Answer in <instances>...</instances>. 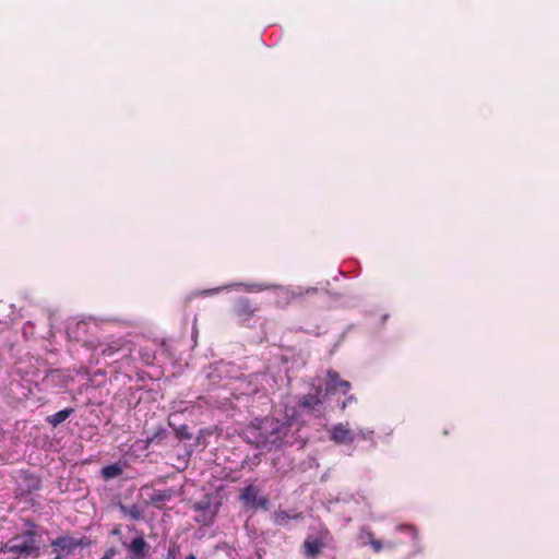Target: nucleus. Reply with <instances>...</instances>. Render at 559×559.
Segmentation results:
<instances>
[{
    "mask_svg": "<svg viewBox=\"0 0 559 559\" xmlns=\"http://www.w3.org/2000/svg\"><path fill=\"white\" fill-rule=\"evenodd\" d=\"M7 544L24 559L38 558L44 545L43 534L37 524L27 521L23 530L12 536Z\"/></svg>",
    "mask_w": 559,
    "mask_h": 559,
    "instance_id": "nucleus-1",
    "label": "nucleus"
},
{
    "mask_svg": "<svg viewBox=\"0 0 559 559\" xmlns=\"http://www.w3.org/2000/svg\"><path fill=\"white\" fill-rule=\"evenodd\" d=\"M91 544L92 540L87 536L74 538L70 535H61L51 540L50 546L55 557L62 559L67 556L73 555L78 548H86L90 547Z\"/></svg>",
    "mask_w": 559,
    "mask_h": 559,
    "instance_id": "nucleus-2",
    "label": "nucleus"
},
{
    "mask_svg": "<svg viewBox=\"0 0 559 559\" xmlns=\"http://www.w3.org/2000/svg\"><path fill=\"white\" fill-rule=\"evenodd\" d=\"M219 507L221 503L214 501L212 495H204L200 500L192 503V510L197 513L194 520L202 525H211L219 511Z\"/></svg>",
    "mask_w": 559,
    "mask_h": 559,
    "instance_id": "nucleus-3",
    "label": "nucleus"
},
{
    "mask_svg": "<svg viewBox=\"0 0 559 559\" xmlns=\"http://www.w3.org/2000/svg\"><path fill=\"white\" fill-rule=\"evenodd\" d=\"M331 540L332 536L330 531L325 527H321L314 534H309L306 537L302 544L304 555L307 558L318 557Z\"/></svg>",
    "mask_w": 559,
    "mask_h": 559,
    "instance_id": "nucleus-4",
    "label": "nucleus"
},
{
    "mask_svg": "<svg viewBox=\"0 0 559 559\" xmlns=\"http://www.w3.org/2000/svg\"><path fill=\"white\" fill-rule=\"evenodd\" d=\"M352 389V384L347 380H343L340 373L333 369L326 371L325 394L341 393L346 395Z\"/></svg>",
    "mask_w": 559,
    "mask_h": 559,
    "instance_id": "nucleus-5",
    "label": "nucleus"
},
{
    "mask_svg": "<svg viewBox=\"0 0 559 559\" xmlns=\"http://www.w3.org/2000/svg\"><path fill=\"white\" fill-rule=\"evenodd\" d=\"M260 489L254 485L246 486L240 493V501L245 506H250L251 508L258 509H267L269 499L265 497H259Z\"/></svg>",
    "mask_w": 559,
    "mask_h": 559,
    "instance_id": "nucleus-6",
    "label": "nucleus"
},
{
    "mask_svg": "<svg viewBox=\"0 0 559 559\" xmlns=\"http://www.w3.org/2000/svg\"><path fill=\"white\" fill-rule=\"evenodd\" d=\"M122 545L133 559H145L150 551V545L146 543L142 532L130 543H122Z\"/></svg>",
    "mask_w": 559,
    "mask_h": 559,
    "instance_id": "nucleus-7",
    "label": "nucleus"
},
{
    "mask_svg": "<svg viewBox=\"0 0 559 559\" xmlns=\"http://www.w3.org/2000/svg\"><path fill=\"white\" fill-rule=\"evenodd\" d=\"M356 435L349 429L348 424L340 423L330 430V440L336 444H353Z\"/></svg>",
    "mask_w": 559,
    "mask_h": 559,
    "instance_id": "nucleus-8",
    "label": "nucleus"
},
{
    "mask_svg": "<svg viewBox=\"0 0 559 559\" xmlns=\"http://www.w3.org/2000/svg\"><path fill=\"white\" fill-rule=\"evenodd\" d=\"M258 310L259 307L253 305L248 298H239L233 307L234 314L241 322L249 321Z\"/></svg>",
    "mask_w": 559,
    "mask_h": 559,
    "instance_id": "nucleus-9",
    "label": "nucleus"
},
{
    "mask_svg": "<svg viewBox=\"0 0 559 559\" xmlns=\"http://www.w3.org/2000/svg\"><path fill=\"white\" fill-rule=\"evenodd\" d=\"M323 399H322V388L318 386L316 388V393L313 394H305L299 397L298 405L301 408L313 411L318 406L322 405Z\"/></svg>",
    "mask_w": 559,
    "mask_h": 559,
    "instance_id": "nucleus-10",
    "label": "nucleus"
},
{
    "mask_svg": "<svg viewBox=\"0 0 559 559\" xmlns=\"http://www.w3.org/2000/svg\"><path fill=\"white\" fill-rule=\"evenodd\" d=\"M175 496V490L171 488L164 490H154L150 496L148 501L154 506H158L162 502L170 501Z\"/></svg>",
    "mask_w": 559,
    "mask_h": 559,
    "instance_id": "nucleus-11",
    "label": "nucleus"
},
{
    "mask_svg": "<svg viewBox=\"0 0 559 559\" xmlns=\"http://www.w3.org/2000/svg\"><path fill=\"white\" fill-rule=\"evenodd\" d=\"M73 412L74 409L71 407L61 409L56 414L48 416L47 423L53 427H57L58 425L67 420L73 414Z\"/></svg>",
    "mask_w": 559,
    "mask_h": 559,
    "instance_id": "nucleus-12",
    "label": "nucleus"
},
{
    "mask_svg": "<svg viewBox=\"0 0 559 559\" xmlns=\"http://www.w3.org/2000/svg\"><path fill=\"white\" fill-rule=\"evenodd\" d=\"M122 467L115 463L102 468V475L105 479H111L120 476L122 474Z\"/></svg>",
    "mask_w": 559,
    "mask_h": 559,
    "instance_id": "nucleus-13",
    "label": "nucleus"
},
{
    "mask_svg": "<svg viewBox=\"0 0 559 559\" xmlns=\"http://www.w3.org/2000/svg\"><path fill=\"white\" fill-rule=\"evenodd\" d=\"M120 510L128 516H130L133 520H140L142 519V510L139 506L132 504L130 507L120 504Z\"/></svg>",
    "mask_w": 559,
    "mask_h": 559,
    "instance_id": "nucleus-14",
    "label": "nucleus"
},
{
    "mask_svg": "<svg viewBox=\"0 0 559 559\" xmlns=\"http://www.w3.org/2000/svg\"><path fill=\"white\" fill-rule=\"evenodd\" d=\"M0 559H24L20 554H16L7 543L0 546Z\"/></svg>",
    "mask_w": 559,
    "mask_h": 559,
    "instance_id": "nucleus-15",
    "label": "nucleus"
},
{
    "mask_svg": "<svg viewBox=\"0 0 559 559\" xmlns=\"http://www.w3.org/2000/svg\"><path fill=\"white\" fill-rule=\"evenodd\" d=\"M122 345L123 343L121 341L112 342L111 344H108L105 348L102 349V354L106 357H111L122 349Z\"/></svg>",
    "mask_w": 559,
    "mask_h": 559,
    "instance_id": "nucleus-16",
    "label": "nucleus"
},
{
    "mask_svg": "<svg viewBox=\"0 0 559 559\" xmlns=\"http://www.w3.org/2000/svg\"><path fill=\"white\" fill-rule=\"evenodd\" d=\"M176 437L180 440H190L192 435L187 425H181L180 427L175 429Z\"/></svg>",
    "mask_w": 559,
    "mask_h": 559,
    "instance_id": "nucleus-17",
    "label": "nucleus"
},
{
    "mask_svg": "<svg viewBox=\"0 0 559 559\" xmlns=\"http://www.w3.org/2000/svg\"><path fill=\"white\" fill-rule=\"evenodd\" d=\"M140 356L145 365H152L155 360V354L152 350H148L147 348H142L140 350Z\"/></svg>",
    "mask_w": 559,
    "mask_h": 559,
    "instance_id": "nucleus-18",
    "label": "nucleus"
},
{
    "mask_svg": "<svg viewBox=\"0 0 559 559\" xmlns=\"http://www.w3.org/2000/svg\"><path fill=\"white\" fill-rule=\"evenodd\" d=\"M396 528L407 533L414 540L417 539V530L413 525H399Z\"/></svg>",
    "mask_w": 559,
    "mask_h": 559,
    "instance_id": "nucleus-19",
    "label": "nucleus"
},
{
    "mask_svg": "<svg viewBox=\"0 0 559 559\" xmlns=\"http://www.w3.org/2000/svg\"><path fill=\"white\" fill-rule=\"evenodd\" d=\"M368 535H369V538H370V539H369L370 545H371V547L373 548V550H374L376 552H380V551L382 550V548H383V544H382V542H381V540H378V539H374V538H373V534H372V533H369Z\"/></svg>",
    "mask_w": 559,
    "mask_h": 559,
    "instance_id": "nucleus-20",
    "label": "nucleus"
},
{
    "mask_svg": "<svg viewBox=\"0 0 559 559\" xmlns=\"http://www.w3.org/2000/svg\"><path fill=\"white\" fill-rule=\"evenodd\" d=\"M359 436L365 440L373 441L374 432L373 430L369 429L360 430Z\"/></svg>",
    "mask_w": 559,
    "mask_h": 559,
    "instance_id": "nucleus-21",
    "label": "nucleus"
},
{
    "mask_svg": "<svg viewBox=\"0 0 559 559\" xmlns=\"http://www.w3.org/2000/svg\"><path fill=\"white\" fill-rule=\"evenodd\" d=\"M356 402V397L354 395H349L345 401L342 402L341 409H345L348 404Z\"/></svg>",
    "mask_w": 559,
    "mask_h": 559,
    "instance_id": "nucleus-22",
    "label": "nucleus"
},
{
    "mask_svg": "<svg viewBox=\"0 0 559 559\" xmlns=\"http://www.w3.org/2000/svg\"><path fill=\"white\" fill-rule=\"evenodd\" d=\"M116 556V550L114 548H109L105 551L104 556L99 559H112Z\"/></svg>",
    "mask_w": 559,
    "mask_h": 559,
    "instance_id": "nucleus-23",
    "label": "nucleus"
},
{
    "mask_svg": "<svg viewBox=\"0 0 559 559\" xmlns=\"http://www.w3.org/2000/svg\"><path fill=\"white\" fill-rule=\"evenodd\" d=\"M111 534L115 535V536H120L121 535L120 526L118 525V526L114 527L112 531H111Z\"/></svg>",
    "mask_w": 559,
    "mask_h": 559,
    "instance_id": "nucleus-24",
    "label": "nucleus"
},
{
    "mask_svg": "<svg viewBox=\"0 0 559 559\" xmlns=\"http://www.w3.org/2000/svg\"><path fill=\"white\" fill-rule=\"evenodd\" d=\"M272 425H275L276 427L273 428V432H277V433H281V427H280V424H276V423H273Z\"/></svg>",
    "mask_w": 559,
    "mask_h": 559,
    "instance_id": "nucleus-25",
    "label": "nucleus"
},
{
    "mask_svg": "<svg viewBox=\"0 0 559 559\" xmlns=\"http://www.w3.org/2000/svg\"><path fill=\"white\" fill-rule=\"evenodd\" d=\"M186 559H197V557H195V555L190 554L189 556H187V558H186Z\"/></svg>",
    "mask_w": 559,
    "mask_h": 559,
    "instance_id": "nucleus-26",
    "label": "nucleus"
},
{
    "mask_svg": "<svg viewBox=\"0 0 559 559\" xmlns=\"http://www.w3.org/2000/svg\"><path fill=\"white\" fill-rule=\"evenodd\" d=\"M169 556H174V552H171V550L168 551V557Z\"/></svg>",
    "mask_w": 559,
    "mask_h": 559,
    "instance_id": "nucleus-27",
    "label": "nucleus"
},
{
    "mask_svg": "<svg viewBox=\"0 0 559 559\" xmlns=\"http://www.w3.org/2000/svg\"><path fill=\"white\" fill-rule=\"evenodd\" d=\"M169 556H174V552H171V550L168 551V557Z\"/></svg>",
    "mask_w": 559,
    "mask_h": 559,
    "instance_id": "nucleus-28",
    "label": "nucleus"
},
{
    "mask_svg": "<svg viewBox=\"0 0 559 559\" xmlns=\"http://www.w3.org/2000/svg\"><path fill=\"white\" fill-rule=\"evenodd\" d=\"M52 559H61V558H59V557H53Z\"/></svg>",
    "mask_w": 559,
    "mask_h": 559,
    "instance_id": "nucleus-29",
    "label": "nucleus"
}]
</instances>
